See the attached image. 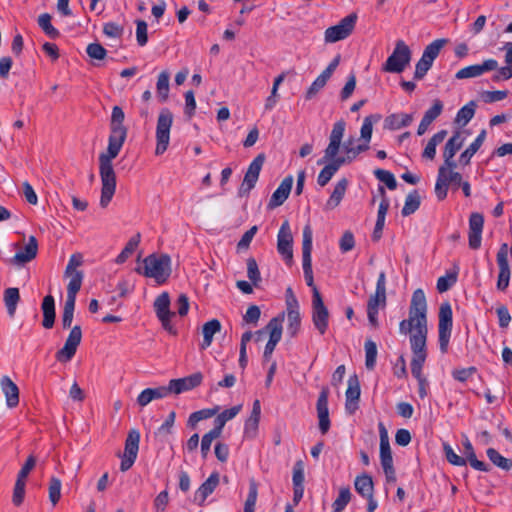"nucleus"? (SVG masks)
I'll list each match as a JSON object with an SVG mask.
<instances>
[{"label":"nucleus","instance_id":"f257e3e1","mask_svg":"<svg viewBox=\"0 0 512 512\" xmlns=\"http://www.w3.org/2000/svg\"><path fill=\"white\" fill-rule=\"evenodd\" d=\"M125 115L121 107L114 106L110 122V135L106 153L99 156L102 182L100 205L105 208L111 202L116 190V174L112 160L116 158L127 137V128L123 125Z\"/></svg>","mask_w":512,"mask_h":512},{"label":"nucleus","instance_id":"f03ea898","mask_svg":"<svg viewBox=\"0 0 512 512\" xmlns=\"http://www.w3.org/2000/svg\"><path fill=\"white\" fill-rule=\"evenodd\" d=\"M427 304L423 290H414L409 308V317L399 324L401 334H410L413 357L426 358Z\"/></svg>","mask_w":512,"mask_h":512},{"label":"nucleus","instance_id":"7ed1b4c3","mask_svg":"<svg viewBox=\"0 0 512 512\" xmlns=\"http://www.w3.org/2000/svg\"><path fill=\"white\" fill-rule=\"evenodd\" d=\"M345 127L346 123L344 120H339L334 123L329 136V144L324 151V156L317 161L318 165L327 163L320 171L317 178V183L321 187L326 186L339 168L347 162V159L337 157L344 136Z\"/></svg>","mask_w":512,"mask_h":512},{"label":"nucleus","instance_id":"20e7f679","mask_svg":"<svg viewBox=\"0 0 512 512\" xmlns=\"http://www.w3.org/2000/svg\"><path fill=\"white\" fill-rule=\"evenodd\" d=\"M135 270L147 278H152L157 285H164L172 272L171 258L167 254H151L142 262L138 260Z\"/></svg>","mask_w":512,"mask_h":512},{"label":"nucleus","instance_id":"39448f33","mask_svg":"<svg viewBox=\"0 0 512 512\" xmlns=\"http://www.w3.org/2000/svg\"><path fill=\"white\" fill-rule=\"evenodd\" d=\"M411 50L403 41L398 40L392 54L382 66V71L388 73H401L405 70L411 60Z\"/></svg>","mask_w":512,"mask_h":512},{"label":"nucleus","instance_id":"423d86ee","mask_svg":"<svg viewBox=\"0 0 512 512\" xmlns=\"http://www.w3.org/2000/svg\"><path fill=\"white\" fill-rule=\"evenodd\" d=\"M173 119V114L168 108H162L160 110L156 125V155H162L169 146Z\"/></svg>","mask_w":512,"mask_h":512},{"label":"nucleus","instance_id":"0eeeda50","mask_svg":"<svg viewBox=\"0 0 512 512\" xmlns=\"http://www.w3.org/2000/svg\"><path fill=\"white\" fill-rule=\"evenodd\" d=\"M438 316L439 347L442 353H447L453 325L452 308L448 302L441 304Z\"/></svg>","mask_w":512,"mask_h":512},{"label":"nucleus","instance_id":"6e6552de","mask_svg":"<svg viewBox=\"0 0 512 512\" xmlns=\"http://www.w3.org/2000/svg\"><path fill=\"white\" fill-rule=\"evenodd\" d=\"M170 304V296L164 291L155 299L153 307L162 328L170 335L176 336L178 331L171 323V318L175 316V312L170 310Z\"/></svg>","mask_w":512,"mask_h":512},{"label":"nucleus","instance_id":"1a4fd4ad","mask_svg":"<svg viewBox=\"0 0 512 512\" xmlns=\"http://www.w3.org/2000/svg\"><path fill=\"white\" fill-rule=\"evenodd\" d=\"M312 321L315 328L321 335H324L328 328L329 311L325 306L320 290H313L312 297Z\"/></svg>","mask_w":512,"mask_h":512},{"label":"nucleus","instance_id":"9d476101","mask_svg":"<svg viewBox=\"0 0 512 512\" xmlns=\"http://www.w3.org/2000/svg\"><path fill=\"white\" fill-rule=\"evenodd\" d=\"M312 241L313 231L309 224L303 228V241H302V267L307 286H313V272H312Z\"/></svg>","mask_w":512,"mask_h":512},{"label":"nucleus","instance_id":"9b49d317","mask_svg":"<svg viewBox=\"0 0 512 512\" xmlns=\"http://www.w3.org/2000/svg\"><path fill=\"white\" fill-rule=\"evenodd\" d=\"M284 318L285 313L282 312L277 317L272 318L265 327V331H267L270 335L263 353V358L265 361H268L271 358L276 345L281 340L283 330L282 324Z\"/></svg>","mask_w":512,"mask_h":512},{"label":"nucleus","instance_id":"f8f14e48","mask_svg":"<svg viewBox=\"0 0 512 512\" xmlns=\"http://www.w3.org/2000/svg\"><path fill=\"white\" fill-rule=\"evenodd\" d=\"M356 20V14H349L337 25L327 28L325 31V41L328 43H335L347 38L353 32Z\"/></svg>","mask_w":512,"mask_h":512},{"label":"nucleus","instance_id":"ddd939ff","mask_svg":"<svg viewBox=\"0 0 512 512\" xmlns=\"http://www.w3.org/2000/svg\"><path fill=\"white\" fill-rule=\"evenodd\" d=\"M139 442V431L136 429L130 430L126 438L124 452L121 457L120 470L122 472L129 470L133 466L137 458Z\"/></svg>","mask_w":512,"mask_h":512},{"label":"nucleus","instance_id":"4468645a","mask_svg":"<svg viewBox=\"0 0 512 512\" xmlns=\"http://www.w3.org/2000/svg\"><path fill=\"white\" fill-rule=\"evenodd\" d=\"M265 162V155L263 153L257 155L254 160L250 163L245 175L243 182L239 188V195L245 196L255 187L263 164Z\"/></svg>","mask_w":512,"mask_h":512},{"label":"nucleus","instance_id":"2eb2a0df","mask_svg":"<svg viewBox=\"0 0 512 512\" xmlns=\"http://www.w3.org/2000/svg\"><path fill=\"white\" fill-rule=\"evenodd\" d=\"M462 182V175L459 172L444 173L438 170L435 184V194L438 200L442 201L447 197L449 187L458 189Z\"/></svg>","mask_w":512,"mask_h":512},{"label":"nucleus","instance_id":"dca6fc26","mask_svg":"<svg viewBox=\"0 0 512 512\" xmlns=\"http://www.w3.org/2000/svg\"><path fill=\"white\" fill-rule=\"evenodd\" d=\"M81 338L82 332L80 326H74L71 329L64 346L56 352V360L61 363L69 362L74 357L77 347L81 342Z\"/></svg>","mask_w":512,"mask_h":512},{"label":"nucleus","instance_id":"f3484780","mask_svg":"<svg viewBox=\"0 0 512 512\" xmlns=\"http://www.w3.org/2000/svg\"><path fill=\"white\" fill-rule=\"evenodd\" d=\"M286 312H287V331L291 337H295L300 329L301 317L299 312V303L292 290L286 293Z\"/></svg>","mask_w":512,"mask_h":512},{"label":"nucleus","instance_id":"a211bd4d","mask_svg":"<svg viewBox=\"0 0 512 512\" xmlns=\"http://www.w3.org/2000/svg\"><path fill=\"white\" fill-rule=\"evenodd\" d=\"M83 261L81 253L71 255L64 273V277L68 280L66 288H81L83 272L79 268L82 266Z\"/></svg>","mask_w":512,"mask_h":512},{"label":"nucleus","instance_id":"6ab92c4d","mask_svg":"<svg viewBox=\"0 0 512 512\" xmlns=\"http://www.w3.org/2000/svg\"><path fill=\"white\" fill-rule=\"evenodd\" d=\"M329 393L330 391L327 386L322 387L316 403L317 416L319 420V430L323 435H325L330 429V418L328 409Z\"/></svg>","mask_w":512,"mask_h":512},{"label":"nucleus","instance_id":"aec40b11","mask_svg":"<svg viewBox=\"0 0 512 512\" xmlns=\"http://www.w3.org/2000/svg\"><path fill=\"white\" fill-rule=\"evenodd\" d=\"M293 236L288 220H285L277 235V250L279 254L285 259L290 260L293 256L292 250Z\"/></svg>","mask_w":512,"mask_h":512},{"label":"nucleus","instance_id":"412c9836","mask_svg":"<svg viewBox=\"0 0 512 512\" xmlns=\"http://www.w3.org/2000/svg\"><path fill=\"white\" fill-rule=\"evenodd\" d=\"M484 227V216L479 212H473L469 217V247L477 250L481 246L482 232Z\"/></svg>","mask_w":512,"mask_h":512},{"label":"nucleus","instance_id":"4be33fe9","mask_svg":"<svg viewBox=\"0 0 512 512\" xmlns=\"http://www.w3.org/2000/svg\"><path fill=\"white\" fill-rule=\"evenodd\" d=\"M496 260L499 267L497 288H507L510 280V268L508 263V245L506 243L500 246Z\"/></svg>","mask_w":512,"mask_h":512},{"label":"nucleus","instance_id":"5701e85b","mask_svg":"<svg viewBox=\"0 0 512 512\" xmlns=\"http://www.w3.org/2000/svg\"><path fill=\"white\" fill-rule=\"evenodd\" d=\"M498 67V62L494 59L485 60L482 64H475L460 69L456 75V79H468L481 76L485 72L495 70Z\"/></svg>","mask_w":512,"mask_h":512},{"label":"nucleus","instance_id":"b1692460","mask_svg":"<svg viewBox=\"0 0 512 512\" xmlns=\"http://www.w3.org/2000/svg\"><path fill=\"white\" fill-rule=\"evenodd\" d=\"M386 290H376L375 294L369 298L367 303V316L369 323L374 327H378L379 309L386 306Z\"/></svg>","mask_w":512,"mask_h":512},{"label":"nucleus","instance_id":"393cba45","mask_svg":"<svg viewBox=\"0 0 512 512\" xmlns=\"http://www.w3.org/2000/svg\"><path fill=\"white\" fill-rule=\"evenodd\" d=\"M202 379L203 376L201 373H194L188 377L170 380L168 387L170 393L180 394L199 386L202 382Z\"/></svg>","mask_w":512,"mask_h":512},{"label":"nucleus","instance_id":"a878e982","mask_svg":"<svg viewBox=\"0 0 512 512\" xmlns=\"http://www.w3.org/2000/svg\"><path fill=\"white\" fill-rule=\"evenodd\" d=\"M360 384L356 375L350 376L348 379V387L346 390L345 409L349 414H354L358 409L360 399Z\"/></svg>","mask_w":512,"mask_h":512},{"label":"nucleus","instance_id":"bb28decb","mask_svg":"<svg viewBox=\"0 0 512 512\" xmlns=\"http://www.w3.org/2000/svg\"><path fill=\"white\" fill-rule=\"evenodd\" d=\"M380 436V462L382 468L390 469L393 466V457L389 443V436L385 425L380 422L378 424Z\"/></svg>","mask_w":512,"mask_h":512},{"label":"nucleus","instance_id":"cd10ccee","mask_svg":"<svg viewBox=\"0 0 512 512\" xmlns=\"http://www.w3.org/2000/svg\"><path fill=\"white\" fill-rule=\"evenodd\" d=\"M0 388L6 398L8 408H15L19 404V388L7 375L0 379Z\"/></svg>","mask_w":512,"mask_h":512},{"label":"nucleus","instance_id":"c85d7f7f","mask_svg":"<svg viewBox=\"0 0 512 512\" xmlns=\"http://www.w3.org/2000/svg\"><path fill=\"white\" fill-rule=\"evenodd\" d=\"M293 181L294 179L292 176H287L282 180L279 187L273 192L269 200V208H276L286 201L291 192Z\"/></svg>","mask_w":512,"mask_h":512},{"label":"nucleus","instance_id":"c756f323","mask_svg":"<svg viewBox=\"0 0 512 512\" xmlns=\"http://www.w3.org/2000/svg\"><path fill=\"white\" fill-rule=\"evenodd\" d=\"M170 393L168 386H160L156 388H146L137 397V403L141 407L147 406L155 399L167 397Z\"/></svg>","mask_w":512,"mask_h":512},{"label":"nucleus","instance_id":"7c9ffc66","mask_svg":"<svg viewBox=\"0 0 512 512\" xmlns=\"http://www.w3.org/2000/svg\"><path fill=\"white\" fill-rule=\"evenodd\" d=\"M37 251V240L34 236H30L28 239V243L25 245L24 251L16 253L11 261L14 264H25L36 257Z\"/></svg>","mask_w":512,"mask_h":512},{"label":"nucleus","instance_id":"2f4dec72","mask_svg":"<svg viewBox=\"0 0 512 512\" xmlns=\"http://www.w3.org/2000/svg\"><path fill=\"white\" fill-rule=\"evenodd\" d=\"M443 104L440 100H435L433 105L425 112L417 130L418 135H423L430 124L441 114Z\"/></svg>","mask_w":512,"mask_h":512},{"label":"nucleus","instance_id":"473e14b6","mask_svg":"<svg viewBox=\"0 0 512 512\" xmlns=\"http://www.w3.org/2000/svg\"><path fill=\"white\" fill-rule=\"evenodd\" d=\"M348 184L349 182L346 178H342L336 183L333 192L325 204L326 210H333L339 206L346 193Z\"/></svg>","mask_w":512,"mask_h":512},{"label":"nucleus","instance_id":"72a5a7b5","mask_svg":"<svg viewBox=\"0 0 512 512\" xmlns=\"http://www.w3.org/2000/svg\"><path fill=\"white\" fill-rule=\"evenodd\" d=\"M413 121V116L407 113H394L385 118L384 127L389 130H398L407 127Z\"/></svg>","mask_w":512,"mask_h":512},{"label":"nucleus","instance_id":"f704fd0d","mask_svg":"<svg viewBox=\"0 0 512 512\" xmlns=\"http://www.w3.org/2000/svg\"><path fill=\"white\" fill-rule=\"evenodd\" d=\"M41 309L43 312V327L46 329L52 328L55 322V301L53 296L47 295L44 297Z\"/></svg>","mask_w":512,"mask_h":512},{"label":"nucleus","instance_id":"c9c22d12","mask_svg":"<svg viewBox=\"0 0 512 512\" xmlns=\"http://www.w3.org/2000/svg\"><path fill=\"white\" fill-rule=\"evenodd\" d=\"M221 323L218 319H212L204 323L202 327L203 342L201 343V349H207L213 342V337L216 333L221 331Z\"/></svg>","mask_w":512,"mask_h":512},{"label":"nucleus","instance_id":"e433bc0d","mask_svg":"<svg viewBox=\"0 0 512 512\" xmlns=\"http://www.w3.org/2000/svg\"><path fill=\"white\" fill-rule=\"evenodd\" d=\"M79 290H68V296L62 312V326L64 329L71 327L75 307V297Z\"/></svg>","mask_w":512,"mask_h":512},{"label":"nucleus","instance_id":"4c0bfd02","mask_svg":"<svg viewBox=\"0 0 512 512\" xmlns=\"http://www.w3.org/2000/svg\"><path fill=\"white\" fill-rule=\"evenodd\" d=\"M486 138V131L482 130L476 139L466 148L460 155L459 161L462 165H468L470 163L471 158L474 154L480 149L483 145Z\"/></svg>","mask_w":512,"mask_h":512},{"label":"nucleus","instance_id":"58836bf2","mask_svg":"<svg viewBox=\"0 0 512 512\" xmlns=\"http://www.w3.org/2000/svg\"><path fill=\"white\" fill-rule=\"evenodd\" d=\"M356 492L363 498L371 497L374 494V484L372 477L368 474L357 476L354 481Z\"/></svg>","mask_w":512,"mask_h":512},{"label":"nucleus","instance_id":"ea45409f","mask_svg":"<svg viewBox=\"0 0 512 512\" xmlns=\"http://www.w3.org/2000/svg\"><path fill=\"white\" fill-rule=\"evenodd\" d=\"M218 484L219 474L214 472L206 479L205 482L201 484V486L196 491V495L199 496L203 502L210 494L214 492Z\"/></svg>","mask_w":512,"mask_h":512},{"label":"nucleus","instance_id":"a19ab883","mask_svg":"<svg viewBox=\"0 0 512 512\" xmlns=\"http://www.w3.org/2000/svg\"><path fill=\"white\" fill-rule=\"evenodd\" d=\"M369 149V145L367 143L354 145V139H348L344 145L343 150L345 152V156L341 157L342 159H347L346 163L352 162L361 152H364Z\"/></svg>","mask_w":512,"mask_h":512},{"label":"nucleus","instance_id":"79ce46f5","mask_svg":"<svg viewBox=\"0 0 512 512\" xmlns=\"http://www.w3.org/2000/svg\"><path fill=\"white\" fill-rule=\"evenodd\" d=\"M447 136L446 130H441L434 134L430 140L428 141L426 147L424 148L422 156L426 159L433 160L436 155V147L438 144L442 143Z\"/></svg>","mask_w":512,"mask_h":512},{"label":"nucleus","instance_id":"37998d69","mask_svg":"<svg viewBox=\"0 0 512 512\" xmlns=\"http://www.w3.org/2000/svg\"><path fill=\"white\" fill-rule=\"evenodd\" d=\"M169 80L170 74L168 71H162L158 76L156 83V91L157 97L161 103H164L168 100L170 90Z\"/></svg>","mask_w":512,"mask_h":512},{"label":"nucleus","instance_id":"c03bdc74","mask_svg":"<svg viewBox=\"0 0 512 512\" xmlns=\"http://www.w3.org/2000/svg\"><path fill=\"white\" fill-rule=\"evenodd\" d=\"M219 409V406H216L214 408H207L193 412L192 414H190L188 418L187 425L191 428H195L198 422L205 419H209L212 416L216 415Z\"/></svg>","mask_w":512,"mask_h":512},{"label":"nucleus","instance_id":"a18cd8bd","mask_svg":"<svg viewBox=\"0 0 512 512\" xmlns=\"http://www.w3.org/2000/svg\"><path fill=\"white\" fill-rule=\"evenodd\" d=\"M447 43L448 39L445 38L434 40L425 47L422 56L433 63Z\"/></svg>","mask_w":512,"mask_h":512},{"label":"nucleus","instance_id":"49530a36","mask_svg":"<svg viewBox=\"0 0 512 512\" xmlns=\"http://www.w3.org/2000/svg\"><path fill=\"white\" fill-rule=\"evenodd\" d=\"M141 239L140 233H136L134 236H132L121 253L116 258V263L122 264L124 263L136 250V248L139 246Z\"/></svg>","mask_w":512,"mask_h":512},{"label":"nucleus","instance_id":"de8ad7c7","mask_svg":"<svg viewBox=\"0 0 512 512\" xmlns=\"http://www.w3.org/2000/svg\"><path fill=\"white\" fill-rule=\"evenodd\" d=\"M3 300L9 317L14 318L20 301L19 290H5Z\"/></svg>","mask_w":512,"mask_h":512},{"label":"nucleus","instance_id":"09e8293b","mask_svg":"<svg viewBox=\"0 0 512 512\" xmlns=\"http://www.w3.org/2000/svg\"><path fill=\"white\" fill-rule=\"evenodd\" d=\"M486 454L489 460L497 467L506 471L512 468V459L503 457L496 449L488 448Z\"/></svg>","mask_w":512,"mask_h":512},{"label":"nucleus","instance_id":"8fccbe9b","mask_svg":"<svg viewBox=\"0 0 512 512\" xmlns=\"http://www.w3.org/2000/svg\"><path fill=\"white\" fill-rule=\"evenodd\" d=\"M420 206V196L417 190L409 193L405 199L404 207L402 208V215L409 216L413 214Z\"/></svg>","mask_w":512,"mask_h":512},{"label":"nucleus","instance_id":"3c124183","mask_svg":"<svg viewBox=\"0 0 512 512\" xmlns=\"http://www.w3.org/2000/svg\"><path fill=\"white\" fill-rule=\"evenodd\" d=\"M258 496V484L254 479L249 481V492L244 504L243 512H254Z\"/></svg>","mask_w":512,"mask_h":512},{"label":"nucleus","instance_id":"603ef678","mask_svg":"<svg viewBox=\"0 0 512 512\" xmlns=\"http://www.w3.org/2000/svg\"><path fill=\"white\" fill-rule=\"evenodd\" d=\"M351 491L349 487H342L339 494L332 504L334 512H342L351 500Z\"/></svg>","mask_w":512,"mask_h":512},{"label":"nucleus","instance_id":"864d4df0","mask_svg":"<svg viewBox=\"0 0 512 512\" xmlns=\"http://www.w3.org/2000/svg\"><path fill=\"white\" fill-rule=\"evenodd\" d=\"M365 365L368 370H373L376 365L377 345L372 340L365 342Z\"/></svg>","mask_w":512,"mask_h":512},{"label":"nucleus","instance_id":"5fc2aeb1","mask_svg":"<svg viewBox=\"0 0 512 512\" xmlns=\"http://www.w3.org/2000/svg\"><path fill=\"white\" fill-rule=\"evenodd\" d=\"M476 104L474 101H470L468 104L463 106L456 115V121L458 124L465 126L475 114Z\"/></svg>","mask_w":512,"mask_h":512},{"label":"nucleus","instance_id":"6e6d98bb","mask_svg":"<svg viewBox=\"0 0 512 512\" xmlns=\"http://www.w3.org/2000/svg\"><path fill=\"white\" fill-rule=\"evenodd\" d=\"M463 138L460 132H456L445 144L443 155L455 156L463 145Z\"/></svg>","mask_w":512,"mask_h":512},{"label":"nucleus","instance_id":"4d7b16f0","mask_svg":"<svg viewBox=\"0 0 512 512\" xmlns=\"http://www.w3.org/2000/svg\"><path fill=\"white\" fill-rule=\"evenodd\" d=\"M241 408H242L241 405H236L229 409L224 410L223 412H221L220 414L217 415V417L214 420V424H216V426H219L223 429V427L229 420L236 417V415L241 411Z\"/></svg>","mask_w":512,"mask_h":512},{"label":"nucleus","instance_id":"13d9d810","mask_svg":"<svg viewBox=\"0 0 512 512\" xmlns=\"http://www.w3.org/2000/svg\"><path fill=\"white\" fill-rule=\"evenodd\" d=\"M38 24L50 38L55 39L59 37V31L51 24V16L48 13H44L39 16Z\"/></svg>","mask_w":512,"mask_h":512},{"label":"nucleus","instance_id":"bf43d9fd","mask_svg":"<svg viewBox=\"0 0 512 512\" xmlns=\"http://www.w3.org/2000/svg\"><path fill=\"white\" fill-rule=\"evenodd\" d=\"M61 481L56 478L52 477L49 482L48 492H49V500L51 503L55 506L61 497Z\"/></svg>","mask_w":512,"mask_h":512},{"label":"nucleus","instance_id":"052dcab7","mask_svg":"<svg viewBox=\"0 0 512 512\" xmlns=\"http://www.w3.org/2000/svg\"><path fill=\"white\" fill-rule=\"evenodd\" d=\"M374 174L379 181L383 182L388 187V189H396L397 182L394 175L391 172L383 169H377L374 171Z\"/></svg>","mask_w":512,"mask_h":512},{"label":"nucleus","instance_id":"680f3d73","mask_svg":"<svg viewBox=\"0 0 512 512\" xmlns=\"http://www.w3.org/2000/svg\"><path fill=\"white\" fill-rule=\"evenodd\" d=\"M247 276L254 286H257L261 281L258 264L254 258L247 260Z\"/></svg>","mask_w":512,"mask_h":512},{"label":"nucleus","instance_id":"e2e57ef3","mask_svg":"<svg viewBox=\"0 0 512 512\" xmlns=\"http://www.w3.org/2000/svg\"><path fill=\"white\" fill-rule=\"evenodd\" d=\"M443 450H444L447 461L449 463H451L452 465H455V466H465L466 465L467 460L465 458L457 455L454 452L453 448L449 444L444 443Z\"/></svg>","mask_w":512,"mask_h":512},{"label":"nucleus","instance_id":"0e129e2a","mask_svg":"<svg viewBox=\"0 0 512 512\" xmlns=\"http://www.w3.org/2000/svg\"><path fill=\"white\" fill-rule=\"evenodd\" d=\"M25 487V480L16 479L12 496V502L15 506H20L23 503L25 496Z\"/></svg>","mask_w":512,"mask_h":512},{"label":"nucleus","instance_id":"69168bd1","mask_svg":"<svg viewBox=\"0 0 512 512\" xmlns=\"http://www.w3.org/2000/svg\"><path fill=\"white\" fill-rule=\"evenodd\" d=\"M355 246L354 235L351 231H345L340 238L339 247L342 253L351 251Z\"/></svg>","mask_w":512,"mask_h":512},{"label":"nucleus","instance_id":"338daca9","mask_svg":"<svg viewBox=\"0 0 512 512\" xmlns=\"http://www.w3.org/2000/svg\"><path fill=\"white\" fill-rule=\"evenodd\" d=\"M136 39L139 46H145L148 42L147 23L144 20H136Z\"/></svg>","mask_w":512,"mask_h":512},{"label":"nucleus","instance_id":"774afa93","mask_svg":"<svg viewBox=\"0 0 512 512\" xmlns=\"http://www.w3.org/2000/svg\"><path fill=\"white\" fill-rule=\"evenodd\" d=\"M432 65L433 63L431 61L427 60L422 56L416 64L414 78L417 80H421L422 78H424V76L430 70Z\"/></svg>","mask_w":512,"mask_h":512}]
</instances>
